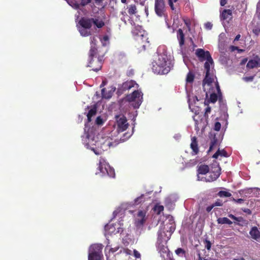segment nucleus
Wrapping results in <instances>:
<instances>
[{
    "label": "nucleus",
    "instance_id": "38",
    "mask_svg": "<svg viewBox=\"0 0 260 260\" xmlns=\"http://www.w3.org/2000/svg\"><path fill=\"white\" fill-rule=\"evenodd\" d=\"M218 196L220 197H229L231 196V193L226 191H220L218 193Z\"/></svg>",
    "mask_w": 260,
    "mask_h": 260
},
{
    "label": "nucleus",
    "instance_id": "45",
    "mask_svg": "<svg viewBox=\"0 0 260 260\" xmlns=\"http://www.w3.org/2000/svg\"><path fill=\"white\" fill-rule=\"evenodd\" d=\"M211 112V108L207 107L205 109V116L207 117L208 114Z\"/></svg>",
    "mask_w": 260,
    "mask_h": 260
},
{
    "label": "nucleus",
    "instance_id": "57",
    "mask_svg": "<svg viewBox=\"0 0 260 260\" xmlns=\"http://www.w3.org/2000/svg\"><path fill=\"white\" fill-rule=\"evenodd\" d=\"M230 49H231V50L232 51H234L235 50L238 49V48L237 47H235V46H232L230 47Z\"/></svg>",
    "mask_w": 260,
    "mask_h": 260
},
{
    "label": "nucleus",
    "instance_id": "21",
    "mask_svg": "<svg viewBox=\"0 0 260 260\" xmlns=\"http://www.w3.org/2000/svg\"><path fill=\"white\" fill-rule=\"evenodd\" d=\"M144 198V195H141L140 197L137 198L135 200L134 204L123 203L121 205V209L125 210L127 208H128L129 206H131L132 205H138L139 203L145 201Z\"/></svg>",
    "mask_w": 260,
    "mask_h": 260
},
{
    "label": "nucleus",
    "instance_id": "22",
    "mask_svg": "<svg viewBox=\"0 0 260 260\" xmlns=\"http://www.w3.org/2000/svg\"><path fill=\"white\" fill-rule=\"evenodd\" d=\"M260 67V59L258 57L250 60L247 64V67L249 69L258 68Z\"/></svg>",
    "mask_w": 260,
    "mask_h": 260
},
{
    "label": "nucleus",
    "instance_id": "4",
    "mask_svg": "<svg viewBox=\"0 0 260 260\" xmlns=\"http://www.w3.org/2000/svg\"><path fill=\"white\" fill-rule=\"evenodd\" d=\"M175 229V225L172 216H168L164 224L161 225L158 232L159 241L163 239V242H167Z\"/></svg>",
    "mask_w": 260,
    "mask_h": 260
},
{
    "label": "nucleus",
    "instance_id": "24",
    "mask_svg": "<svg viewBox=\"0 0 260 260\" xmlns=\"http://www.w3.org/2000/svg\"><path fill=\"white\" fill-rule=\"evenodd\" d=\"M96 39L95 37L91 39V48L89 51L90 57H92L96 54V48H95Z\"/></svg>",
    "mask_w": 260,
    "mask_h": 260
},
{
    "label": "nucleus",
    "instance_id": "15",
    "mask_svg": "<svg viewBox=\"0 0 260 260\" xmlns=\"http://www.w3.org/2000/svg\"><path fill=\"white\" fill-rule=\"evenodd\" d=\"M209 171V167L207 165H202L198 167V180L199 181H204L205 177H201V175H205Z\"/></svg>",
    "mask_w": 260,
    "mask_h": 260
},
{
    "label": "nucleus",
    "instance_id": "27",
    "mask_svg": "<svg viewBox=\"0 0 260 260\" xmlns=\"http://www.w3.org/2000/svg\"><path fill=\"white\" fill-rule=\"evenodd\" d=\"M177 38L179 41V46L182 48L184 44V35L181 29H179L177 32Z\"/></svg>",
    "mask_w": 260,
    "mask_h": 260
},
{
    "label": "nucleus",
    "instance_id": "16",
    "mask_svg": "<svg viewBox=\"0 0 260 260\" xmlns=\"http://www.w3.org/2000/svg\"><path fill=\"white\" fill-rule=\"evenodd\" d=\"M167 242H163V239L161 238L160 240H157V250L162 256H164L163 254L167 253L168 251V249L166 246Z\"/></svg>",
    "mask_w": 260,
    "mask_h": 260
},
{
    "label": "nucleus",
    "instance_id": "53",
    "mask_svg": "<svg viewBox=\"0 0 260 260\" xmlns=\"http://www.w3.org/2000/svg\"><path fill=\"white\" fill-rule=\"evenodd\" d=\"M233 201L236 202V203H239V204H241L243 202L244 200L242 199H233Z\"/></svg>",
    "mask_w": 260,
    "mask_h": 260
},
{
    "label": "nucleus",
    "instance_id": "40",
    "mask_svg": "<svg viewBox=\"0 0 260 260\" xmlns=\"http://www.w3.org/2000/svg\"><path fill=\"white\" fill-rule=\"evenodd\" d=\"M105 121V119H104L101 116L98 117L95 120L96 124L98 125H102Z\"/></svg>",
    "mask_w": 260,
    "mask_h": 260
},
{
    "label": "nucleus",
    "instance_id": "7",
    "mask_svg": "<svg viewBox=\"0 0 260 260\" xmlns=\"http://www.w3.org/2000/svg\"><path fill=\"white\" fill-rule=\"evenodd\" d=\"M102 244L91 245L89 249L88 260H102Z\"/></svg>",
    "mask_w": 260,
    "mask_h": 260
},
{
    "label": "nucleus",
    "instance_id": "56",
    "mask_svg": "<svg viewBox=\"0 0 260 260\" xmlns=\"http://www.w3.org/2000/svg\"><path fill=\"white\" fill-rule=\"evenodd\" d=\"M257 12L260 15V1L258 3L257 5Z\"/></svg>",
    "mask_w": 260,
    "mask_h": 260
},
{
    "label": "nucleus",
    "instance_id": "58",
    "mask_svg": "<svg viewBox=\"0 0 260 260\" xmlns=\"http://www.w3.org/2000/svg\"><path fill=\"white\" fill-rule=\"evenodd\" d=\"M226 4L225 0H221L220 2V5L222 6H224Z\"/></svg>",
    "mask_w": 260,
    "mask_h": 260
},
{
    "label": "nucleus",
    "instance_id": "54",
    "mask_svg": "<svg viewBox=\"0 0 260 260\" xmlns=\"http://www.w3.org/2000/svg\"><path fill=\"white\" fill-rule=\"evenodd\" d=\"M229 217L234 219V220H235L236 221H240V220L238 218L236 217V216H235L234 215H232V214H230L229 215Z\"/></svg>",
    "mask_w": 260,
    "mask_h": 260
},
{
    "label": "nucleus",
    "instance_id": "3",
    "mask_svg": "<svg viewBox=\"0 0 260 260\" xmlns=\"http://www.w3.org/2000/svg\"><path fill=\"white\" fill-rule=\"evenodd\" d=\"M153 72L157 74H168L172 68L171 61L166 54H158L152 62Z\"/></svg>",
    "mask_w": 260,
    "mask_h": 260
},
{
    "label": "nucleus",
    "instance_id": "60",
    "mask_svg": "<svg viewBox=\"0 0 260 260\" xmlns=\"http://www.w3.org/2000/svg\"><path fill=\"white\" fill-rule=\"evenodd\" d=\"M240 38V35H238L237 36H236L234 41H238L239 40Z\"/></svg>",
    "mask_w": 260,
    "mask_h": 260
},
{
    "label": "nucleus",
    "instance_id": "50",
    "mask_svg": "<svg viewBox=\"0 0 260 260\" xmlns=\"http://www.w3.org/2000/svg\"><path fill=\"white\" fill-rule=\"evenodd\" d=\"M173 198H174V196H170L168 198H167L166 200V204L170 203V202H171L172 199H173Z\"/></svg>",
    "mask_w": 260,
    "mask_h": 260
},
{
    "label": "nucleus",
    "instance_id": "61",
    "mask_svg": "<svg viewBox=\"0 0 260 260\" xmlns=\"http://www.w3.org/2000/svg\"><path fill=\"white\" fill-rule=\"evenodd\" d=\"M120 212V211H118V209H117L113 212V214L115 215L117 214V213H119Z\"/></svg>",
    "mask_w": 260,
    "mask_h": 260
},
{
    "label": "nucleus",
    "instance_id": "63",
    "mask_svg": "<svg viewBox=\"0 0 260 260\" xmlns=\"http://www.w3.org/2000/svg\"><path fill=\"white\" fill-rule=\"evenodd\" d=\"M180 137V135H177L174 136V138H176V139H179Z\"/></svg>",
    "mask_w": 260,
    "mask_h": 260
},
{
    "label": "nucleus",
    "instance_id": "59",
    "mask_svg": "<svg viewBox=\"0 0 260 260\" xmlns=\"http://www.w3.org/2000/svg\"><path fill=\"white\" fill-rule=\"evenodd\" d=\"M184 21L185 24L186 25V26L189 28V26L188 20L184 19Z\"/></svg>",
    "mask_w": 260,
    "mask_h": 260
},
{
    "label": "nucleus",
    "instance_id": "13",
    "mask_svg": "<svg viewBox=\"0 0 260 260\" xmlns=\"http://www.w3.org/2000/svg\"><path fill=\"white\" fill-rule=\"evenodd\" d=\"M220 174V168L218 166H217L214 168V170L213 172L209 173V175L205 177L204 181L206 182H212L216 180Z\"/></svg>",
    "mask_w": 260,
    "mask_h": 260
},
{
    "label": "nucleus",
    "instance_id": "28",
    "mask_svg": "<svg viewBox=\"0 0 260 260\" xmlns=\"http://www.w3.org/2000/svg\"><path fill=\"white\" fill-rule=\"evenodd\" d=\"M232 11L230 10H224L221 15V18L223 20H229L232 18Z\"/></svg>",
    "mask_w": 260,
    "mask_h": 260
},
{
    "label": "nucleus",
    "instance_id": "43",
    "mask_svg": "<svg viewBox=\"0 0 260 260\" xmlns=\"http://www.w3.org/2000/svg\"><path fill=\"white\" fill-rule=\"evenodd\" d=\"M177 1V0H169V4L172 10H174L175 9V8L173 6V3H176Z\"/></svg>",
    "mask_w": 260,
    "mask_h": 260
},
{
    "label": "nucleus",
    "instance_id": "10",
    "mask_svg": "<svg viewBox=\"0 0 260 260\" xmlns=\"http://www.w3.org/2000/svg\"><path fill=\"white\" fill-rule=\"evenodd\" d=\"M132 32L136 40H142V42L147 41V34L140 26H136L133 29Z\"/></svg>",
    "mask_w": 260,
    "mask_h": 260
},
{
    "label": "nucleus",
    "instance_id": "48",
    "mask_svg": "<svg viewBox=\"0 0 260 260\" xmlns=\"http://www.w3.org/2000/svg\"><path fill=\"white\" fill-rule=\"evenodd\" d=\"M205 25L206 28L208 29H211L212 27V24L210 22L206 23Z\"/></svg>",
    "mask_w": 260,
    "mask_h": 260
},
{
    "label": "nucleus",
    "instance_id": "47",
    "mask_svg": "<svg viewBox=\"0 0 260 260\" xmlns=\"http://www.w3.org/2000/svg\"><path fill=\"white\" fill-rule=\"evenodd\" d=\"M216 144V140H214L213 141H212L211 142V144L210 145V148H209V151H211L213 149L214 145H215Z\"/></svg>",
    "mask_w": 260,
    "mask_h": 260
},
{
    "label": "nucleus",
    "instance_id": "64",
    "mask_svg": "<svg viewBox=\"0 0 260 260\" xmlns=\"http://www.w3.org/2000/svg\"><path fill=\"white\" fill-rule=\"evenodd\" d=\"M234 260H245L243 258H240V259H235Z\"/></svg>",
    "mask_w": 260,
    "mask_h": 260
},
{
    "label": "nucleus",
    "instance_id": "6",
    "mask_svg": "<svg viewBox=\"0 0 260 260\" xmlns=\"http://www.w3.org/2000/svg\"><path fill=\"white\" fill-rule=\"evenodd\" d=\"M98 169L99 171L96 172V175H99L101 176L106 175L110 177H114V170L110 167L109 164L103 158H100Z\"/></svg>",
    "mask_w": 260,
    "mask_h": 260
},
{
    "label": "nucleus",
    "instance_id": "39",
    "mask_svg": "<svg viewBox=\"0 0 260 260\" xmlns=\"http://www.w3.org/2000/svg\"><path fill=\"white\" fill-rule=\"evenodd\" d=\"M128 13L130 14H135L136 13V7L135 5H130L128 7Z\"/></svg>",
    "mask_w": 260,
    "mask_h": 260
},
{
    "label": "nucleus",
    "instance_id": "19",
    "mask_svg": "<svg viewBox=\"0 0 260 260\" xmlns=\"http://www.w3.org/2000/svg\"><path fill=\"white\" fill-rule=\"evenodd\" d=\"M92 18H82L79 20L77 26L90 29L92 26Z\"/></svg>",
    "mask_w": 260,
    "mask_h": 260
},
{
    "label": "nucleus",
    "instance_id": "44",
    "mask_svg": "<svg viewBox=\"0 0 260 260\" xmlns=\"http://www.w3.org/2000/svg\"><path fill=\"white\" fill-rule=\"evenodd\" d=\"M221 127V124L219 122H217L215 123L214 125V129L216 131H218L220 130Z\"/></svg>",
    "mask_w": 260,
    "mask_h": 260
},
{
    "label": "nucleus",
    "instance_id": "32",
    "mask_svg": "<svg viewBox=\"0 0 260 260\" xmlns=\"http://www.w3.org/2000/svg\"><path fill=\"white\" fill-rule=\"evenodd\" d=\"M219 156H228L226 151H225L223 149L218 150L213 155V157L215 158H217Z\"/></svg>",
    "mask_w": 260,
    "mask_h": 260
},
{
    "label": "nucleus",
    "instance_id": "33",
    "mask_svg": "<svg viewBox=\"0 0 260 260\" xmlns=\"http://www.w3.org/2000/svg\"><path fill=\"white\" fill-rule=\"evenodd\" d=\"M217 222L219 224H232V222L226 217L219 218L217 219Z\"/></svg>",
    "mask_w": 260,
    "mask_h": 260
},
{
    "label": "nucleus",
    "instance_id": "41",
    "mask_svg": "<svg viewBox=\"0 0 260 260\" xmlns=\"http://www.w3.org/2000/svg\"><path fill=\"white\" fill-rule=\"evenodd\" d=\"M101 41L103 46H106L109 43V37L107 36H105L103 39H101Z\"/></svg>",
    "mask_w": 260,
    "mask_h": 260
},
{
    "label": "nucleus",
    "instance_id": "26",
    "mask_svg": "<svg viewBox=\"0 0 260 260\" xmlns=\"http://www.w3.org/2000/svg\"><path fill=\"white\" fill-rule=\"evenodd\" d=\"M225 38V35L224 33H221L219 36V49L220 51H223L225 49L224 40Z\"/></svg>",
    "mask_w": 260,
    "mask_h": 260
},
{
    "label": "nucleus",
    "instance_id": "1",
    "mask_svg": "<svg viewBox=\"0 0 260 260\" xmlns=\"http://www.w3.org/2000/svg\"><path fill=\"white\" fill-rule=\"evenodd\" d=\"M85 133L82 136V141L87 149H90L96 155L102 154V151L107 150L110 146H113L112 139L109 136L101 137L96 136V133L93 127L87 128L85 125Z\"/></svg>",
    "mask_w": 260,
    "mask_h": 260
},
{
    "label": "nucleus",
    "instance_id": "36",
    "mask_svg": "<svg viewBox=\"0 0 260 260\" xmlns=\"http://www.w3.org/2000/svg\"><path fill=\"white\" fill-rule=\"evenodd\" d=\"M194 76L193 74L189 71V73L187 74L186 78V81L187 83H192L194 80Z\"/></svg>",
    "mask_w": 260,
    "mask_h": 260
},
{
    "label": "nucleus",
    "instance_id": "34",
    "mask_svg": "<svg viewBox=\"0 0 260 260\" xmlns=\"http://www.w3.org/2000/svg\"><path fill=\"white\" fill-rule=\"evenodd\" d=\"M67 2L69 5L75 9H78L80 7V5L74 0H68Z\"/></svg>",
    "mask_w": 260,
    "mask_h": 260
},
{
    "label": "nucleus",
    "instance_id": "55",
    "mask_svg": "<svg viewBox=\"0 0 260 260\" xmlns=\"http://www.w3.org/2000/svg\"><path fill=\"white\" fill-rule=\"evenodd\" d=\"M243 79L245 81H251L252 80L253 77H244V78H243Z\"/></svg>",
    "mask_w": 260,
    "mask_h": 260
},
{
    "label": "nucleus",
    "instance_id": "25",
    "mask_svg": "<svg viewBox=\"0 0 260 260\" xmlns=\"http://www.w3.org/2000/svg\"><path fill=\"white\" fill-rule=\"evenodd\" d=\"M249 234L251 238L255 240H257L260 238V232L255 226H253L251 228L249 232Z\"/></svg>",
    "mask_w": 260,
    "mask_h": 260
},
{
    "label": "nucleus",
    "instance_id": "31",
    "mask_svg": "<svg viewBox=\"0 0 260 260\" xmlns=\"http://www.w3.org/2000/svg\"><path fill=\"white\" fill-rule=\"evenodd\" d=\"M190 147L192 149L194 154H197L198 153V148L197 142L196 141V138L195 137H193L191 139V143L190 144Z\"/></svg>",
    "mask_w": 260,
    "mask_h": 260
},
{
    "label": "nucleus",
    "instance_id": "8",
    "mask_svg": "<svg viewBox=\"0 0 260 260\" xmlns=\"http://www.w3.org/2000/svg\"><path fill=\"white\" fill-rule=\"evenodd\" d=\"M143 94L139 90H135L126 97V100L132 103V105L135 108H138L141 105L143 100Z\"/></svg>",
    "mask_w": 260,
    "mask_h": 260
},
{
    "label": "nucleus",
    "instance_id": "9",
    "mask_svg": "<svg viewBox=\"0 0 260 260\" xmlns=\"http://www.w3.org/2000/svg\"><path fill=\"white\" fill-rule=\"evenodd\" d=\"M116 123L114 128L118 133L125 131L128 126L126 117L123 115L115 116Z\"/></svg>",
    "mask_w": 260,
    "mask_h": 260
},
{
    "label": "nucleus",
    "instance_id": "17",
    "mask_svg": "<svg viewBox=\"0 0 260 260\" xmlns=\"http://www.w3.org/2000/svg\"><path fill=\"white\" fill-rule=\"evenodd\" d=\"M89 63L88 66L93 68L92 70L94 71H99L102 67V61L99 59L94 60L91 58Z\"/></svg>",
    "mask_w": 260,
    "mask_h": 260
},
{
    "label": "nucleus",
    "instance_id": "18",
    "mask_svg": "<svg viewBox=\"0 0 260 260\" xmlns=\"http://www.w3.org/2000/svg\"><path fill=\"white\" fill-rule=\"evenodd\" d=\"M133 87L135 88H138V85L133 80L127 81L123 83L121 86L122 90L123 91L129 90Z\"/></svg>",
    "mask_w": 260,
    "mask_h": 260
},
{
    "label": "nucleus",
    "instance_id": "35",
    "mask_svg": "<svg viewBox=\"0 0 260 260\" xmlns=\"http://www.w3.org/2000/svg\"><path fill=\"white\" fill-rule=\"evenodd\" d=\"M96 112V110L94 108L91 109L89 111V112L87 115V119L89 122H90L91 121V117L95 115Z\"/></svg>",
    "mask_w": 260,
    "mask_h": 260
},
{
    "label": "nucleus",
    "instance_id": "5",
    "mask_svg": "<svg viewBox=\"0 0 260 260\" xmlns=\"http://www.w3.org/2000/svg\"><path fill=\"white\" fill-rule=\"evenodd\" d=\"M196 54L201 60H206L204 65L206 76L214 74L213 68V61L209 52L205 51L202 49H198L196 51Z\"/></svg>",
    "mask_w": 260,
    "mask_h": 260
},
{
    "label": "nucleus",
    "instance_id": "51",
    "mask_svg": "<svg viewBox=\"0 0 260 260\" xmlns=\"http://www.w3.org/2000/svg\"><path fill=\"white\" fill-rule=\"evenodd\" d=\"M253 32L256 35H259V34L260 32V29L258 28H255L253 29Z\"/></svg>",
    "mask_w": 260,
    "mask_h": 260
},
{
    "label": "nucleus",
    "instance_id": "30",
    "mask_svg": "<svg viewBox=\"0 0 260 260\" xmlns=\"http://www.w3.org/2000/svg\"><path fill=\"white\" fill-rule=\"evenodd\" d=\"M92 23H93L97 27H102L105 23L101 19L92 18Z\"/></svg>",
    "mask_w": 260,
    "mask_h": 260
},
{
    "label": "nucleus",
    "instance_id": "2",
    "mask_svg": "<svg viewBox=\"0 0 260 260\" xmlns=\"http://www.w3.org/2000/svg\"><path fill=\"white\" fill-rule=\"evenodd\" d=\"M203 86L206 98L210 96V102L213 103L216 102L217 100V93L220 92V89L214 74L205 77Z\"/></svg>",
    "mask_w": 260,
    "mask_h": 260
},
{
    "label": "nucleus",
    "instance_id": "37",
    "mask_svg": "<svg viewBox=\"0 0 260 260\" xmlns=\"http://www.w3.org/2000/svg\"><path fill=\"white\" fill-rule=\"evenodd\" d=\"M164 206L161 205H157L154 208V211L157 213V214H160L164 210Z\"/></svg>",
    "mask_w": 260,
    "mask_h": 260
},
{
    "label": "nucleus",
    "instance_id": "42",
    "mask_svg": "<svg viewBox=\"0 0 260 260\" xmlns=\"http://www.w3.org/2000/svg\"><path fill=\"white\" fill-rule=\"evenodd\" d=\"M91 2V0H81L80 4V6H85L87 4H89Z\"/></svg>",
    "mask_w": 260,
    "mask_h": 260
},
{
    "label": "nucleus",
    "instance_id": "12",
    "mask_svg": "<svg viewBox=\"0 0 260 260\" xmlns=\"http://www.w3.org/2000/svg\"><path fill=\"white\" fill-rule=\"evenodd\" d=\"M165 2L164 0H155V11L156 14L159 16H165Z\"/></svg>",
    "mask_w": 260,
    "mask_h": 260
},
{
    "label": "nucleus",
    "instance_id": "49",
    "mask_svg": "<svg viewBox=\"0 0 260 260\" xmlns=\"http://www.w3.org/2000/svg\"><path fill=\"white\" fill-rule=\"evenodd\" d=\"M175 252H176V253L178 255L181 254V253H183V252H184L183 249L181 248H178L176 250Z\"/></svg>",
    "mask_w": 260,
    "mask_h": 260
},
{
    "label": "nucleus",
    "instance_id": "29",
    "mask_svg": "<svg viewBox=\"0 0 260 260\" xmlns=\"http://www.w3.org/2000/svg\"><path fill=\"white\" fill-rule=\"evenodd\" d=\"M79 31L80 32L81 35L83 37L88 36L91 34V32L90 31V29L87 28H84L83 27H80L77 26Z\"/></svg>",
    "mask_w": 260,
    "mask_h": 260
},
{
    "label": "nucleus",
    "instance_id": "11",
    "mask_svg": "<svg viewBox=\"0 0 260 260\" xmlns=\"http://www.w3.org/2000/svg\"><path fill=\"white\" fill-rule=\"evenodd\" d=\"M147 210H140L135 215V224L137 226L142 225L147 219Z\"/></svg>",
    "mask_w": 260,
    "mask_h": 260
},
{
    "label": "nucleus",
    "instance_id": "23",
    "mask_svg": "<svg viewBox=\"0 0 260 260\" xmlns=\"http://www.w3.org/2000/svg\"><path fill=\"white\" fill-rule=\"evenodd\" d=\"M115 90V88L112 87H111L110 88L108 89H102V94L103 98L105 99H110L112 96V94L114 92Z\"/></svg>",
    "mask_w": 260,
    "mask_h": 260
},
{
    "label": "nucleus",
    "instance_id": "46",
    "mask_svg": "<svg viewBox=\"0 0 260 260\" xmlns=\"http://www.w3.org/2000/svg\"><path fill=\"white\" fill-rule=\"evenodd\" d=\"M133 252H134V256L136 258H140L141 257L140 253L138 251H137L136 250H134L133 251Z\"/></svg>",
    "mask_w": 260,
    "mask_h": 260
},
{
    "label": "nucleus",
    "instance_id": "52",
    "mask_svg": "<svg viewBox=\"0 0 260 260\" xmlns=\"http://www.w3.org/2000/svg\"><path fill=\"white\" fill-rule=\"evenodd\" d=\"M211 243L210 242V241H206V248L208 249V250H210V248H211Z\"/></svg>",
    "mask_w": 260,
    "mask_h": 260
},
{
    "label": "nucleus",
    "instance_id": "62",
    "mask_svg": "<svg viewBox=\"0 0 260 260\" xmlns=\"http://www.w3.org/2000/svg\"><path fill=\"white\" fill-rule=\"evenodd\" d=\"M213 206H211V207H208L207 208V210L208 211H210L213 208Z\"/></svg>",
    "mask_w": 260,
    "mask_h": 260
},
{
    "label": "nucleus",
    "instance_id": "20",
    "mask_svg": "<svg viewBox=\"0 0 260 260\" xmlns=\"http://www.w3.org/2000/svg\"><path fill=\"white\" fill-rule=\"evenodd\" d=\"M120 226H121V224H119ZM105 231L108 234H112V233H121L122 231V229L120 226L117 227V230H116V228L111 224H107L105 226Z\"/></svg>",
    "mask_w": 260,
    "mask_h": 260
},
{
    "label": "nucleus",
    "instance_id": "14",
    "mask_svg": "<svg viewBox=\"0 0 260 260\" xmlns=\"http://www.w3.org/2000/svg\"><path fill=\"white\" fill-rule=\"evenodd\" d=\"M118 249V247L112 248L109 245H107L105 248V252L107 257V260H115L114 253L117 251Z\"/></svg>",
    "mask_w": 260,
    "mask_h": 260
}]
</instances>
